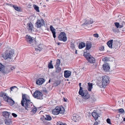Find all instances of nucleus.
Wrapping results in <instances>:
<instances>
[{
  "label": "nucleus",
  "instance_id": "nucleus-1",
  "mask_svg": "<svg viewBox=\"0 0 125 125\" xmlns=\"http://www.w3.org/2000/svg\"><path fill=\"white\" fill-rule=\"evenodd\" d=\"M21 104L22 106L28 110H31L34 107L33 103L31 102L30 97L26 94H22Z\"/></svg>",
  "mask_w": 125,
  "mask_h": 125
},
{
  "label": "nucleus",
  "instance_id": "nucleus-2",
  "mask_svg": "<svg viewBox=\"0 0 125 125\" xmlns=\"http://www.w3.org/2000/svg\"><path fill=\"white\" fill-rule=\"evenodd\" d=\"M14 54V51L13 50H9L5 51L2 57L5 60L8 59H11Z\"/></svg>",
  "mask_w": 125,
  "mask_h": 125
},
{
  "label": "nucleus",
  "instance_id": "nucleus-3",
  "mask_svg": "<svg viewBox=\"0 0 125 125\" xmlns=\"http://www.w3.org/2000/svg\"><path fill=\"white\" fill-rule=\"evenodd\" d=\"M79 94L85 99H88L90 97V95L88 93V91L87 90L83 91L82 87H81L79 89Z\"/></svg>",
  "mask_w": 125,
  "mask_h": 125
},
{
  "label": "nucleus",
  "instance_id": "nucleus-4",
  "mask_svg": "<svg viewBox=\"0 0 125 125\" xmlns=\"http://www.w3.org/2000/svg\"><path fill=\"white\" fill-rule=\"evenodd\" d=\"M64 109L63 107L57 106L52 110V113L54 115H57L59 114H62L64 112Z\"/></svg>",
  "mask_w": 125,
  "mask_h": 125
},
{
  "label": "nucleus",
  "instance_id": "nucleus-5",
  "mask_svg": "<svg viewBox=\"0 0 125 125\" xmlns=\"http://www.w3.org/2000/svg\"><path fill=\"white\" fill-rule=\"evenodd\" d=\"M83 55L86 57L87 61L91 63H94L95 62L94 58L89 53L84 52Z\"/></svg>",
  "mask_w": 125,
  "mask_h": 125
},
{
  "label": "nucleus",
  "instance_id": "nucleus-6",
  "mask_svg": "<svg viewBox=\"0 0 125 125\" xmlns=\"http://www.w3.org/2000/svg\"><path fill=\"white\" fill-rule=\"evenodd\" d=\"M33 96L37 99H43L42 93L40 91L36 90L33 93Z\"/></svg>",
  "mask_w": 125,
  "mask_h": 125
},
{
  "label": "nucleus",
  "instance_id": "nucleus-7",
  "mask_svg": "<svg viewBox=\"0 0 125 125\" xmlns=\"http://www.w3.org/2000/svg\"><path fill=\"white\" fill-rule=\"evenodd\" d=\"M109 78L108 76L105 75L102 77V86L103 87H104L109 83Z\"/></svg>",
  "mask_w": 125,
  "mask_h": 125
},
{
  "label": "nucleus",
  "instance_id": "nucleus-8",
  "mask_svg": "<svg viewBox=\"0 0 125 125\" xmlns=\"http://www.w3.org/2000/svg\"><path fill=\"white\" fill-rule=\"evenodd\" d=\"M44 24V20L41 19L40 20H38L35 23V26L37 28H40L42 26H43Z\"/></svg>",
  "mask_w": 125,
  "mask_h": 125
},
{
  "label": "nucleus",
  "instance_id": "nucleus-9",
  "mask_svg": "<svg viewBox=\"0 0 125 125\" xmlns=\"http://www.w3.org/2000/svg\"><path fill=\"white\" fill-rule=\"evenodd\" d=\"M58 39L60 41L65 42L67 40V38L66 36L65 33L64 32H62L58 36Z\"/></svg>",
  "mask_w": 125,
  "mask_h": 125
},
{
  "label": "nucleus",
  "instance_id": "nucleus-10",
  "mask_svg": "<svg viewBox=\"0 0 125 125\" xmlns=\"http://www.w3.org/2000/svg\"><path fill=\"white\" fill-rule=\"evenodd\" d=\"M72 120L74 122H78L81 120V117L76 114L73 115L72 117Z\"/></svg>",
  "mask_w": 125,
  "mask_h": 125
},
{
  "label": "nucleus",
  "instance_id": "nucleus-11",
  "mask_svg": "<svg viewBox=\"0 0 125 125\" xmlns=\"http://www.w3.org/2000/svg\"><path fill=\"white\" fill-rule=\"evenodd\" d=\"M26 28L29 32H32L34 28L33 26L32 23L31 22H29L28 23Z\"/></svg>",
  "mask_w": 125,
  "mask_h": 125
},
{
  "label": "nucleus",
  "instance_id": "nucleus-12",
  "mask_svg": "<svg viewBox=\"0 0 125 125\" xmlns=\"http://www.w3.org/2000/svg\"><path fill=\"white\" fill-rule=\"evenodd\" d=\"M45 82V80L42 78H39L37 80L36 83L39 85H41Z\"/></svg>",
  "mask_w": 125,
  "mask_h": 125
},
{
  "label": "nucleus",
  "instance_id": "nucleus-13",
  "mask_svg": "<svg viewBox=\"0 0 125 125\" xmlns=\"http://www.w3.org/2000/svg\"><path fill=\"white\" fill-rule=\"evenodd\" d=\"M103 69L104 71L106 72L108 71L110 69L109 66L108 64L107 63L103 65Z\"/></svg>",
  "mask_w": 125,
  "mask_h": 125
},
{
  "label": "nucleus",
  "instance_id": "nucleus-14",
  "mask_svg": "<svg viewBox=\"0 0 125 125\" xmlns=\"http://www.w3.org/2000/svg\"><path fill=\"white\" fill-rule=\"evenodd\" d=\"M64 76L65 77L68 78L71 75V72L69 71L66 70L64 71Z\"/></svg>",
  "mask_w": 125,
  "mask_h": 125
},
{
  "label": "nucleus",
  "instance_id": "nucleus-15",
  "mask_svg": "<svg viewBox=\"0 0 125 125\" xmlns=\"http://www.w3.org/2000/svg\"><path fill=\"white\" fill-rule=\"evenodd\" d=\"M26 40L27 41L30 43H31L33 41V39L30 36L27 35L26 36Z\"/></svg>",
  "mask_w": 125,
  "mask_h": 125
},
{
  "label": "nucleus",
  "instance_id": "nucleus-16",
  "mask_svg": "<svg viewBox=\"0 0 125 125\" xmlns=\"http://www.w3.org/2000/svg\"><path fill=\"white\" fill-rule=\"evenodd\" d=\"M124 23V21H123L122 23H121V24H120L119 23L117 22H115V23L114 24L115 26L117 28H121L123 27V23Z\"/></svg>",
  "mask_w": 125,
  "mask_h": 125
},
{
  "label": "nucleus",
  "instance_id": "nucleus-17",
  "mask_svg": "<svg viewBox=\"0 0 125 125\" xmlns=\"http://www.w3.org/2000/svg\"><path fill=\"white\" fill-rule=\"evenodd\" d=\"M92 115L94 118L95 120H96L97 119L99 116L98 115L96 112H93L92 113Z\"/></svg>",
  "mask_w": 125,
  "mask_h": 125
},
{
  "label": "nucleus",
  "instance_id": "nucleus-18",
  "mask_svg": "<svg viewBox=\"0 0 125 125\" xmlns=\"http://www.w3.org/2000/svg\"><path fill=\"white\" fill-rule=\"evenodd\" d=\"M113 40H110L107 43V44L108 46L110 48H112V43Z\"/></svg>",
  "mask_w": 125,
  "mask_h": 125
},
{
  "label": "nucleus",
  "instance_id": "nucleus-19",
  "mask_svg": "<svg viewBox=\"0 0 125 125\" xmlns=\"http://www.w3.org/2000/svg\"><path fill=\"white\" fill-rule=\"evenodd\" d=\"M92 47V44L90 42H88L86 43L85 49L89 50Z\"/></svg>",
  "mask_w": 125,
  "mask_h": 125
},
{
  "label": "nucleus",
  "instance_id": "nucleus-20",
  "mask_svg": "<svg viewBox=\"0 0 125 125\" xmlns=\"http://www.w3.org/2000/svg\"><path fill=\"white\" fill-rule=\"evenodd\" d=\"M3 114L4 116L6 118H9L10 115L9 113L7 111L3 112Z\"/></svg>",
  "mask_w": 125,
  "mask_h": 125
},
{
  "label": "nucleus",
  "instance_id": "nucleus-21",
  "mask_svg": "<svg viewBox=\"0 0 125 125\" xmlns=\"http://www.w3.org/2000/svg\"><path fill=\"white\" fill-rule=\"evenodd\" d=\"M85 43L83 42H80L79 46V48L80 49H81L85 47Z\"/></svg>",
  "mask_w": 125,
  "mask_h": 125
},
{
  "label": "nucleus",
  "instance_id": "nucleus-22",
  "mask_svg": "<svg viewBox=\"0 0 125 125\" xmlns=\"http://www.w3.org/2000/svg\"><path fill=\"white\" fill-rule=\"evenodd\" d=\"M88 90L90 91H91V89L93 88V85L92 83H88Z\"/></svg>",
  "mask_w": 125,
  "mask_h": 125
},
{
  "label": "nucleus",
  "instance_id": "nucleus-23",
  "mask_svg": "<svg viewBox=\"0 0 125 125\" xmlns=\"http://www.w3.org/2000/svg\"><path fill=\"white\" fill-rule=\"evenodd\" d=\"M52 61L51 60L50 62H49L48 64V67L49 69H52L53 68V66L52 63Z\"/></svg>",
  "mask_w": 125,
  "mask_h": 125
},
{
  "label": "nucleus",
  "instance_id": "nucleus-24",
  "mask_svg": "<svg viewBox=\"0 0 125 125\" xmlns=\"http://www.w3.org/2000/svg\"><path fill=\"white\" fill-rule=\"evenodd\" d=\"M10 105L12 106L14 104V101L11 98L9 99L8 100V101H7Z\"/></svg>",
  "mask_w": 125,
  "mask_h": 125
},
{
  "label": "nucleus",
  "instance_id": "nucleus-25",
  "mask_svg": "<svg viewBox=\"0 0 125 125\" xmlns=\"http://www.w3.org/2000/svg\"><path fill=\"white\" fill-rule=\"evenodd\" d=\"M5 124L6 125H10L11 123V121L10 120H5Z\"/></svg>",
  "mask_w": 125,
  "mask_h": 125
},
{
  "label": "nucleus",
  "instance_id": "nucleus-26",
  "mask_svg": "<svg viewBox=\"0 0 125 125\" xmlns=\"http://www.w3.org/2000/svg\"><path fill=\"white\" fill-rule=\"evenodd\" d=\"M60 63V61L59 59H58L57 60L56 63V65L54 66L55 68H57V67H59Z\"/></svg>",
  "mask_w": 125,
  "mask_h": 125
},
{
  "label": "nucleus",
  "instance_id": "nucleus-27",
  "mask_svg": "<svg viewBox=\"0 0 125 125\" xmlns=\"http://www.w3.org/2000/svg\"><path fill=\"white\" fill-rule=\"evenodd\" d=\"M45 120L50 121L52 119V118L49 115H46V117L45 118Z\"/></svg>",
  "mask_w": 125,
  "mask_h": 125
},
{
  "label": "nucleus",
  "instance_id": "nucleus-28",
  "mask_svg": "<svg viewBox=\"0 0 125 125\" xmlns=\"http://www.w3.org/2000/svg\"><path fill=\"white\" fill-rule=\"evenodd\" d=\"M3 97L4 99V100L6 101H7V102L8 101V100L10 98L6 95V93L5 94V95L3 96Z\"/></svg>",
  "mask_w": 125,
  "mask_h": 125
},
{
  "label": "nucleus",
  "instance_id": "nucleus-29",
  "mask_svg": "<svg viewBox=\"0 0 125 125\" xmlns=\"http://www.w3.org/2000/svg\"><path fill=\"white\" fill-rule=\"evenodd\" d=\"M33 7L37 11L39 12V7L35 5V4H34L33 5Z\"/></svg>",
  "mask_w": 125,
  "mask_h": 125
},
{
  "label": "nucleus",
  "instance_id": "nucleus-30",
  "mask_svg": "<svg viewBox=\"0 0 125 125\" xmlns=\"http://www.w3.org/2000/svg\"><path fill=\"white\" fill-rule=\"evenodd\" d=\"M42 45L40 44L38 46V47L36 49V50H37L41 51L42 49Z\"/></svg>",
  "mask_w": 125,
  "mask_h": 125
},
{
  "label": "nucleus",
  "instance_id": "nucleus-31",
  "mask_svg": "<svg viewBox=\"0 0 125 125\" xmlns=\"http://www.w3.org/2000/svg\"><path fill=\"white\" fill-rule=\"evenodd\" d=\"M56 69V72L57 73H59L61 71V69L59 67H57V68H55Z\"/></svg>",
  "mask_w": 125,
  "mask_h": 125
},
{
  "label": "nucleus",
  "instance_id": "nucleus-32",
  "mask_svg": "<svg viewBox=\"0 0 125 125\" xmlns=\"http://www.w3.org/2000/svg\"><path fill=\"white\" fill-rule=\"evenodd\" d=\"M97 97L95 96H93L91 98L94 102H95L96 100Z\"/></svg>",
  "mask_w": 125,
  "mask_h": 125
},
{
  "label": "nucleus",
  "instance_id": "nucleus-33",
  "mask_svg": "<svg viewBox=\"0 0 125 125\" xmlns=\"http://www.w3.org/2000/svg\"><path fill=\"white\" fill-rule=\"evenodd\" d=\"M71 47L73 49H74L75 48V45L74 43L71 42Z\"/></svg>",
  "mask_w": 125,
  "mask_h": 125
},
{
  "label": "nucleus",
  "instance_id": "nucleus-34",
  "mask_svg": "<svg viewBox=\"0 0 125 125\" xmlns=\"http://www.w3.org/2000/svg\"><path fill=\"white\" fill-rule=\"evenodd\" d=\"M89 23V20H86L85 22L82 24V26H83L84 25H86L87 24H89L88 23Z\"/></svg>",
  "mask_w": 125,
  "mask_h": 125
},
{
  "label": "nucleus",
  "instance_id": "nucleus-35",
  "mask_svg": "<svg viewBox=\"0 0 125 125\" xmlns=\"http://www.w3.org/2000/svg\"><path fill=\"white\" fill-rule=\"evenodd\" d=\"M117 111H118V113H123L124 112V110L122 108L118 109L117 110Z\"/></svg>",
  "mask_w": 125,
  "mask_h": 125
},
{
  "label": "nucleus",
  "instance_id": "nucleus-36",
  "mask_svg": "<svg viewBox=\"0 0 125 125\" xmlns=\"http://www.w3.org/2000/svg\"><path fill=\"white\" fill-rule=\"evenodd\" d=\"M37 110V109L36 108H34L31 111V112H33L34 114H35Z\"/></svg>",
  "mask_w": 125,
  "mask_h": 125
},
{
  "label": "nucleus",
  "instance_id": "nucleus-37",
  "mask_svg": "<svg viewBox=\"0 0 125 125\" xmlns=\"http://www.w3.org/2000/svg\"><path fill=\"white\" fill-rule=\"evenodd\" d=\"M13 8L15 10L17 11H20V9H19V7L16 6L14 5Z\"/></svg>",
  "mask_w": 125,
  "mask_h": 125
},
{
  "label": "nucleus",
  "instance_id": "nucleus-38",
  "mask_svg": "<svg viewBox=\"0 0 125 125\" xmlns=\"http://www.w3.org/2000/svg\"><path fill=\"white\" fill-rule=\"evenodd\" d=\"M52 32V33L53 34V37L54 38H55L56 37V36L55 35V30L51 31Z\"/></svg>",
  "mask_w": 125,
  "mask_h": 125
},
{
  "label": "nucleus",
  "instance_id": "nucleus-39",
  "mask_svg": "<svg viewBox=\"0 0 125 125\" xmlns=\"http://www.w3.org/2000/svg\"><path fill=\"white\" fill-rule=\"evenodd\" d=\"M99 50L101 51H104V46H102L99 48Z\"/></svg>",
  "mask_w": 125,
  "mask_h": 125
},
{
  "label": "nucleus",
  "instance_id": "nucleus-40",
  "mask_svg": "<svg viewBox=\"0 0 125 125\" xmlns=\"http://www.w3.org/2000/svg\"><path fill=\"white\" fill-rule=\"evenodd\" d=\"M10 71L9 70H5L3 72V73H4V74H8L9 72Z\"/></svg>",
  "mask_w": 125,
  "mask_h": 125
},
{
  "label": "nucleus",
  "instance_id": "nucleus-41",
  "mask_svg": "<svg viewBox=\"0 0 125 125\" xmlns=\"http://www.w3.org/2000/svg\"><path fill=\"white\" fill-rule=\"evenodd\" d=\"M45 117H44V116H43L42 117H41V120L43 122H44V121L45 120Z\"/></svg>",
  "mask_w": 125,
  "mask_h": 125
},
{
  "label": "nucleus",
  "instance_id": "nucleus-42",
  "mask_svg": "<svg viewBox=\"0 0 125 125\" xmlns=\"http://www.w3.org/2000/svg\"><path fill=\"white\" fill-rule=\"evenodd\" d=\"M57 125H67L65 123H63L61 122H59V123H58Z\"/></svg>",
  "mask_w": 125,
  "mask_h": 125
},
{
  "label": "nucleus",
  "instance_id": "nucleus-43",
  "mask_svg": "<svg viewBox=\"0 0 125 125\" xmlns=\"http://www.w3.org/2000/svg\"><path fill=\"white\" fill-rule=\"evenodd\" d=\"M50 28L51 31L55 30V29L53 28L52 25L50 26Z\"/></svg>",
  "mask_w": 125,
  "mask_h": 125
},
{
  "label": "nucleus",
  "instance_id": "nucleus-44",
  "mask_svg": "<svg viewBox=\"0 0 125 125\" xmlns=\"http://www.w3.org/2000/svg\"><path fill=\"white\" fill-rule=\"evenodd\" d=\"M5 93L2 92L0 93V96L3 97Z\"/></svg>",
  "mask_w": 125,
  "mask_h": 125
},
{
  "label": "nucleus",
  "instance_id": "nucleus-45",
  "mask_svg": "<svg viewBox=\"0 0 125 125\" xmlns=\"http://www.w3.org/2000/svg\"><path fill=\"white\" fill-rule=\"evenodd\" d=\"M3 66L1 63H0V71L2 70L3 68Z\"/></svg>",
  "mask_w": 125,
  "mask_h": 125
},
{
  "label": "nucleus",
  "instance_id": "nucleus-46",
  "mask_svg": "<svg viewBox=\"0 0 125 125\" xmlns=\"http://www.w3.org/2000/svg\"><path fill=\"white\" fill-rule=\"evenodd\" d=\"M106 121L107 123L110 124H111V120L109 118H108L107 119Z\"/></svg>",
  "mask_w": 125,
  "mask_h": 125
},
{
  "label": "nucleus",
  "instance_id": "nucleus-47",
  "mask_svg": "<svg viewBox=\"0 0 125 125\" xmlns=\"http://www.w3.org/2000/svg\"><path fill=\"white\" fill-rule=\"evenodd\" d=\"M93 36L96 38H98L99 37L98 34L97 33H95L93 34Z\"/></svg>",
  "mask_w": 125,
  "mask_h": 125
},
{
  "label": "nucleus",
  "instance_id": "nucleus-48",
  "mask_svg": "<svg viewBox=\"0 0 125 125\" xmlns=\"http://www.w3.org/2000/svg\"><path fill=\"white\" fill-rule=\"evenodd\" d=\"M12 115L14 117H16L17 115V114L14 113H12Z\"/></svg>",
  "mask_w": 125,
  "mask_h": 125
},
{
  "label": "nucleus",
  "instance_id": "nucleus-49",
  "mask_svg": "<svg viewBox=\"0 0 125 125\" xmlns=\"http://www.w3.org/2000/svg\"><path fill=\"white\" fill-rule=\"evenodd\" d=\"M113 47L114 48H115V49H117L118 47V46L116 44L115 45H113Z\"/></svg>",
  "mask_w": 125,
  "mask_h": 125
},
{
  "label": "nucleus",
  "instance_id": "nucleus-50",
  "mask_svg": "<svg viewBox=\"0 0 125 125\" xmlns=\"http://www.w3.org/2000/svg\"><path fill=\"white\" fill-rule=\"evenodd\" d=\"M43 91L46 93H47V91L45 88H44L43 90Z\"/></svg>",
  "mask_w": 125,
  "mask_h": 125
},
{
  "label": "nucleus",
  "instance_id": "nucleus-51",
  "mask_svg": "<svg viewBox=\"0 0 125 125\" xmlns=\"http://www.w3.org/2000/svg\"><path fill=\"white\" fill-rule=\"evenodd\" d=\"M89 21V23H88L89 24H92L93 23V21L92 20H90Z\"/></svg>",
  "mask_w": 125,
  "mask_h": 125
},
{
  "label": "nucleus",
  "instance_id": "nucleus-52",
  "mask_svg": "<svg viewBox=\"0 0 125 125\" xmlns=\"http://www.w3.org/2000/svg\"><path fill=\"white\" fill-rule=\"evenodd\" d=\"M98 125V123L97 121H96L94 123V125Z\"/></svg>",
  "mask_w": 125,
  "mask_h": 125
},
{
  "label": "nucleus",
  "instance_id": "nucleus-53",
  "mask_svg": "<svg viewBox=\"0 0 125 125\" xmlns=\"http://www.w3.org/2000/svg\"><path fill=\"white\" fill-rule=\"evenodd\" d=\"M8 5L11 7H13L14 6L12 4H8Z\"/></svg>",
  "mask_w": 125,
  "mask_h": 125
},
{
  "label": "nucleus",
  "instance_id": "nucleus-54",
  "mask_svg": "<svg viewBox=\"0 0 125 125\" xmlns=\"http://www.w3.org/2000/svg\"><path fill=\"white\" fill-rule=\"evenodd\" d=\"M16 87L15 86L11 87L10 88V90H12L14 89V87Z\"/></svg>",
  "mask_w": 125,
  "mask_h": 125
},
{
  "label": "nucleus",
  "instance_id": "nucleus-55",
  "mask_svg": "<svg viewBox=\"0 0 125 125\" xmlns=\"http://www.w3.org/2000/svg\"><path fill=\"white\" fill-rule=\"evenodd\" d=\"M15 68L14 67H11V68L10 69H11V70H13Z\"/></svg>",
  "mask_w": 125,
  "mask_h": 125
},
{
  "label": "nucleus",
  "instance_id": "nucleus-56",
  "mask_svg": "<svg viewBox=\"0 0 125 125\" xmlns=\"http://www.w3.org/2000/svg\"><path fill=\"white\" fill-rule=\"evenodd\" d=\"M81 83H80L79 84V85L80 87V88L81 87H81Z\"/></svg>",
  "mask_w": 125,
  "mask_h": 125
},
{
  "label": "nucleus",
  "instance_id": "nucleus-57",
  "mask_svg": "<svg viewBox=\"0 0 125 125\" xmlns=\"http://www.w3.org/2000/svg\"><path fill=\"white\" fill-rule=\"evenodd\" d=\"M63 100H64V102H66V100L64 98H63Z\"/></svg>",
  "mask_w": 125,
  "mask_h": 125
},
{
  "label": "nucleus",
  "instance_id": "nucleus-58",
  "mask_svg": "<svg viewBox=\"0 0 125 125\" xmlns=\"http://www.w3.org/2000/svg\"><path fill=\"white\" fill-rule=\"evenodd\" d=\"M61 44V43L59 42H58L57 43V44L58 45H59Z\"/></svg>",
  "mask_w": 125,
  "mask_h": 125
},
{
  "label": "nucleus",
  "instance_id": "nucleus-59",
  "mask_svg": "<svg viewBox=\"0 0 125 125\" xmlns=\"http://www.w3.org/2000/svg\"><path fill=\"white\" fill-rule=\"evenodd\" d=\"M46 120H45V121H44V122H43L44 124H46Z\"/></svg>",
  "mask_w": 125,
  "mask_h": 125
},
{
  "label": "nucleus",
  "instance_id": "nucleus-60",
  "mask_svg": "<svg viewBox=\"0 0 125 125\" xmlns=\"http://www.w3.org/2000/svg\"><path fill=\"white\" fill-rule=\"evenodd\" d=\"M75 54H77V51L76 50L75 51Z\"/></svg>",
  "mask_w": 125,
  "mask_h": 125
},
{
  "label": "nucleus",
  "instance_id": "nucleus-61",
  "mask_svg": "<svg viewBox=\"0 0 125 125\" xmlns=\"http://www.w3.org/2000/svg\"><path fill=\"white\" fill-rule=\"evenodd\" d=\"M123 121H125V117L123 119Z\"/></svg>",
  "mask_w": 125,
  "mask_h": 125
},
{
  "label": "nucleus",
  "instance_id": "nucleus-62",
  "mask_svg": "<svg viewBox=\"0 0 125 125\" xmlns=\"http://www.w3.org/2000/svg\"><path fill=\"white\" fill-rule=\"evenodd\" d=\"M115 30V29H114V28H113V30L114 31Z\"/></svg>",
  "mask_w": 125,
  "mask_h": 125
},
{
  "label": "nucleus",
  "instance_id": "nucleus-63",
  "mask_svg": "<svg viewBox=\"0 0 125 125\" xmlns=\"http://www.w3.org/2000/svg\"><path fill=\"white\" fill-rule=\"evenodd\" d=\"M50 80L49 81V82L50 83Z\"/></svg>",
  "mask_w": 125,
  "mask_h": 125
},
{
  "label": "nucleus",
  "instance_id": "nucleus-64",
  "mask_svg": "<svg viewBox=\"0 0 125 125\" xmlns=\"http://www.w3.org/2000/svg\"><path fill=\"white\" fill-rule=\"evenodd\" d=\"M47 1H49V0H46Z\"/></svg>",
  "mask_w": 125,
  "mask_h": 125
}]
</instances>
